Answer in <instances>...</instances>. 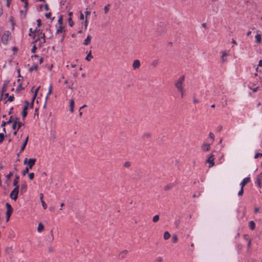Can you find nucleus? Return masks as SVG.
<instances>
[{"mask_svg":"<svg viewBox=\"0 0 262 262\" xmlns=\"http://www.w3.org/2000/svg\"><path fill=\"white\" fill-rule=\"evenodd\" d=\"M178 91L180 93L181 97L183 98L184 96V89H182V90H178Z\"/></svg>","mask_w":262,"mask_h":262,"instance_id":"nucleus-50","label":"nucleus"},{"mask_svg":"<svg viewBox=\"0 0 262 262\" xmlns=\"http://www.w3.org/2000/svg\"><path fill=\"white\" fill-rule=\"evenodd\" d=\"M36 161V159L31 158L29 159L28 162V166L22 172L23 176H25L29 172V169L32 168L33 166L35 163Z\"/></svg>","mask_w":262,"mask_h":262,"instance_id":"nucleus-1","label":"nucleus"},{"mask_svg":"<svg viewBox=\"0 0 262 262\" xmlns=\"http://www.w3.org/2000/svg\"><path fill=\"white\" fill-rule=\"evenodd\" d=\"M6 124H8L7 123V122H5V121H3L2 122L1 126H2V127H5V125H6Z\"/></svg>","mask_w":262,"mask_h":262,"instance_id":"nucleus-59","label":"nucleus"},{"mask_svg":"<svg viewBox=\"0 0 262 262\" xmlns=\"http://www.w3.org/2000/svg\"><path fill=\"white\" fill-rule=\"evenodd\" d=\"M51 12H49V13H46V14H45V16H46L47 18H50V16H51Z\"/></svg>","mask_w":262,"mask_h":262,"instance_id":"nucleus-60","label":"nucleus"},{"mask_svg":"<svg viewBox=\"0 0 262 262\" xmlns=\"http://www.w3.org/2000/svg\"><path fill=\"white\" fill-rule=\"evenodd\" d=\"M170 237V234L168 231H166L164 233V238L166 240L169 239Z\"/></svg>","mask_w":262,"mask_h":262,"instance_id":"nucleus-25","label":"nucleus"},{"mask_svg":"<svg viewBox=\"0 0 262 262\" xmlns=\"http://www.w3.org/2000/svg\"><path fill=\"white\" fill-rule=\"evenodd\" d=\"M209 136L212 141L214 140V135H213V133H210Z\"/></svg>","mask_w":262,"mask_h":262,"instance_id":"nucleus-52","label":"nucleus"},{"mask_svg":"<svg viewBox=\"0 0 262 262\" xmlns=\"http://www.w3.org/2000/svg\"><path fill=\"white\" fill-rule=\"evenodd\" d=\"M74 101L73 99H71L70 102V111L72 113L74 111Z\"/></svg>","mask_w":262,"mask_h":262,"instance_id":"nucleus-17","label":"nucleus"},{"mask_svg":"<svg viewBox=\"0 0 262 262\" xmlns=\"http://www.w3.org/2000/svg\"><path fill=\"white\" fill-rule=\"evenodd\" d=\"M163 258L161 256H158L154 260L153 262H163Z\"/></svg>","mask_w":262,"mask_h":262,"instance_id":"nucleus-27","label":"nucleus"},{"mask_svg":"<svg viewBox=\"0 0 262 262\" xmlns=\"http://www.w3.org/2000/svg\"><path fill=\"white\" fill-rule=\"evenodd\" d=\"M69 20V25L71 26V27H72L73 26V21L72 20V18L71 17H70L68 19Z\"/></svg>","mask_w":262,"mask_h":262,"instance_id":"nucleus-57","label":"nucleus"},{"mask_svg":"<svg viewBox=\"0 0 262 262\" xmlns=\"http://www.w3.org/2000/svg\"><path fill=\"white\" fill-rule=\"evenodd\" d=\"M36 47L35 45L33 46L32 49H31V52L32 53H35V51H36Z\"/></svg>","mask_w":262,"mask_h":262,"instance_id":"nucleus-58","label":"nucleus"},{"mask_svg":"<svg viewBox=\"0 0 262 262\" xmlns=\"http://www.w3.org/2000/svg\"><path fill=\"white\" fill-rule=\"evenodd\" d=\"M251 239H248V244H247V248H248V249H249L251 247Z\"/></svg>","mask_w":262,"mask_h":262,"instance_id":"nucleus-55","label":"nucleus"},{"mask_svg":"<svg viewBox=\"0 0 262 262\" xmlns=\"http://www.w3.org/2000/svg\"><path fill=\"white\" fill-rule=\"evenodd\" d=\"M19 178V177L18 175H15V179L14 180V181H13V184L14 186H15V187H16V186H18L17 185V184L18 183V179Z\"/></svg>","mask_w":262,"mask_h":262,"instance_id":"nucleus-19","label":"nucleus"},{"mask_svg":"<svg viewBox=\"0 0 262 262\" xmlns=\"http://www.w3.org/2000/svg\"><path fill=\"white\" fill-rule=\"evenodd\" d=\"M173 185L172 184H168L165 187V190H168L170 189L173 187Z\"/></svg>","mask_w":262,"mask_h":262,"instance_id":"nucleus-31","label":"nucleus"},{"mask_svg":"<svg viewBox=\"0 0 262 262\" xmlns=\"http://www.w3.org/2000/svg\"><path fill=\"white\" fill-rule=\"evenodd\" d=\"M250 181V178L249 177H247L245 178L240 183L239 185L241 187H243L245 185L249 183Z\"/></svg>","mask_w":262,"mask_h":262,"instance_id":"nucleus-8","label":"nucleus"},{"mask_svg":"<svg viewBox=\"0 0 262 262\" xmlns=\"http://www.w3.org/2000/svg\"><path fill=\"white\" fill-rule=\"evenodd\" d=\"M159 220V215H155L152 218V221L154 223L157 222Z\"/></svg>","mask_w":262,"mask_h":262,"instance_id":"nucleus-30","label":"nucleus"},{"mask_svg":"<svg viewBox=\"0 0 262 262\" xmlns=\"http://www.w3.org/2000/svg\"><path fill=\"white\" fill-rule=\"evenodd\" d=\"M200 195V193L199 192L197 194H196V193L193 194V198H196V197H199Z\"/></svg>","mask_w":262,"mask_h":262,"instance_id":"nucleus-64","label":"nucleus"},{"mask_svg":"<svg viewBox=\"0 0 262 262\" xmlns=\"http://www.w3.org/2000/svg\"><path fill=\"white\" fill-rule=\"evenodd\" d=\"M6 207H7V212L6 213V217H7L6 221L8 222L9 220L11 214H12V213L13 211V209L11 205H10V204L9 203H6Z\"/></svg>","mask_w":262,"mask_h":262,"instance_id":"nucleus-5","label":"nucleus"},{"mask_svg":"<svg viewBox=\"0 0 262 262\" xmlns=\"http://www.w3.org/2000/svg\"><path fill=\"white\" fill-rule=\"evenodd\" d=\"M158 63H159V60L158 59H155V60H153L152 62H151V66L154 67H156L157 66Z\"/></svg>","mask_w":262,"mask_h":262,"instance_id":"nucleus-28","label":"nucleus"},{"mask_svg":"<svg viewBox=\"0 0 262 262\" xmlns=\"http://www.w3.org/2000/svg\"><path fill=\"white\" fill-rule=\"evenodd\" d=\"M256 41L257 43H260L261 42V35L257 34L255 36Z\"/></svg>","mask_w":262,"mask_h":262,"instance_id":"nucleus-24","label":"nucleus"},{"mask_svg":"<svg viewBox=\"0 0 262 262\" xmlns=\"http://www.w3.org/2000/svg\"><path fill=\"white\" fill-rule=\"evenodd\" d=\"M34 177V173L33 172H31L29 173V178L30 180H33Z\"/></svg>","mask_w":262,"mask_h":262,"instance_id":"nucleus-39","label":"nucleus"},{"mask_svg":"<svg viewBox=\"0 0 262 262\" xmlns=\"http://www.w3.org/2000/svg\"><path fill=\"white\" fill-rule=\"evenodd\" d=\"M25 3V8L26 9V12L28 10V1H25V2H24Z\"/></svg>","mask_w":262,"mask_h":262,"instance_id":"nucleus-51","label":"nucleus"},{"mask_svg":"<svg viewBox=\"0 0 262 262\" xmlns=\"http://www.w3.org/2000/svg\"><path fill=\"white\" fill-rule=\"evenodd\" d=\"M38 108H36L35 110L34 115H38Z\"/></svg>","mask_w":262,"mask_h":262,"instance_id":"nucleus-63","label":"nucleus"},{"mask_svg":"<svg viewBox=\"0 0 262 262\" xmlns=\"http://www.w3.org/2000/svg\"><path fill=\"white\" fill-rule=\"evenodd\" d=\"M43 226L42 223H40L38 224V228H37V231L38 232H41L43 229Z\"/></svg>","mask_w":262,"mask_h":262,"instance_id":"nucleus-23","label":"nucleus"},{"mask_svg":"<svg viewBox=\"0 0 262 262\" xmlns=\"http://www.w3.org/2000/svg\"><path fill=\"white\" fill-rule=\"evenodd\" d=\"M35 33L37 34V38L35 39L34 42H37L38 40L40 39H42V43H45L46 41L45 39V33H42V31L40 29H37L36 28L34 31Z\"/></svg>","mask_w":262,"mask_h":262,"instance_id":"nucleus-2","label":"nucleus"},{"mask_svg":"<svg viewBox=\"0 0 262 262\" xmlns=\"http://www.w3.org/2000/svg\"><path fill=\"white\" fill-rule=\"evenodd\" d=\"M24 123L21 122H18L17 125L18 126L17 130L19 129L23 125H24Z\"/></svg>","mask_w":262,"mask_h":262,"instance_id":"nucleus-41","label":"nucleus"},{"mask_svg":"<svg viewBox=\"0 0 262 262\" xmlns=\"http://www.w3.org/2000/svg\"><path fill=\"white\" fill-rule=\"evenodd\" d=\"M178 237L176 235H174L172 236V240L173 243H177L178 241Z\"/></svg>","mask_w":262,"mask_h":262,"instance_id":"nucleus-36","label":"nucleus"},{"mask_svg":"<svg viewBox=\"0 0 262 262\" xmlns=\"http://www.w3.org/2000/svg\"><path fill=\"white\" fill-rule=\"evenodd\" d=\"M249 227L252 230H253L255 229V224L254 221H251L249 222Z\"/></svg>","mask_w":262,"mask_h":262,"instance_id":"nucleus-18","label":"nucleus"},{"mask_svg":"<svg viewBox=\"0 0 262 262\" xmlns=\"http://www.w3.org/2000/svg\"><path fill=\"white\" fill-rule=\"evenodd\" d=\"M210 146L209 144L204 143L202 146V149L204 151H207L210 149Z\"/></svg>","mask_w":262,"mask_h":262,"instance_id":"nucleus-13","label":"nucleus"},{"mask_svg":"<svg viewBox=\"0 0 262 262\" xmlns=\"http://www.w3.org/2000/svg\"><path fill=\"white\" fill-rule=\"evenodd\" d=\"M140 64V61L139 60L136 59L134 61L133 67L134 69H136L139 68Z\"/></svg>","mask_w":262,"mask_h":262,"instance_id":"nucleus-12","label":"nucleus"},{"mask_svg":"<svg viewBox=\"0 0 262 262\" xmlns=\"http://www.w3.org/2000/svg\"><path fill=\"white\" fill-rule=\"evenodd\" d=\"M110 5L109 4L107 5L106 6H105L104 8V13L105 14H107L108 13V12L110 10Z\"/></svg>","mask_w":262,"mask_h":262,"instance_id":"nucleus-29","label":"nucleus"},{"mask_svg":"<svg viewBox=\"0 0 262 262\" xmlns=\"http://www.w3.org/2000/svg\"><path fill=\"white\" fill-rule=\"evenodd\" d=\"M58 23L60 25V26H61L62 24V17L61 16L58 19Z\"/></svg>","mask_w":262,"mask_h":262,"instance_id":"nucleus-45","label":"nucleus"},{"mask_svg":"<svg viewBox=\"0 0 262 262\" xmlns=\"http://www.w3.org/2000/svg\"><path fill=\"white\" fill-rule=\"evenodd\" d=\"M62 30V26H59V27H58V28L57 29V30L56 31V33H59L61 32Z\"/></svg>","mask_w":262,"mask_h":262,"instance_id":"nucleus-43","label":"nucleus"},{"mask_svg":"<svg viewBox=\"0 0 262 262\" xmlns=\"http://www.w3.org/2000/svg\"><path fill=\"white\" fill-rule=\"evenodd\" d=\"M40 88V86L38 87L35 91L34 94L33 95V98L35 99L37 96V92Z\"/></svg>","mask_w":262,"mask_h":262,"instance_id":"nucleus-37","label":"nucleus"},{"mask_svg":"<svg viewBox=\"0 0 262 262\" xmlns=\"http://www.w3.org/2000/svg\"><path fill=\"white\" fill-rule=\"evenodd\" d=\"M27 185L26 182H24L21 185L20 187V192L23 194L27 191Z\"/></svg>","mask_w":262,"mask_h":262,"instance_id":"nucleus-10","label":"nucleus"},{"mask_svg":"<svg viewBox=\"0 0 262 262\" xmlns=\"http://www.w3.org/2000/svg\"><path fill=\"white\" fill-rule=\"evenodd\" d=\"M124 166L126 167H128L130 166V162H126L124 164Z\"/></svg>","mask_w":262,"mask_h":262,"instance_id":"nucleus-56","label":"nucleus"},{"mask_svg":"<svg viewBox=\"0 0 262 262\" xmlns=\"http://www.w3.org/2000/svg\"><path fill=\"white\" fill-rule=\"evenodd\" d=\"M207 162L209 163V167H211L213 166L214 164V158H213V155H211L209 158H208Z\"/></svg>","mask_w":262,"mask_h":262,"instance_id":"nucleus-9","label":"nucleus"},{"mask_svg":"<svg viewBox=\"0 0 262 262\" xmlns=\"http://www.w3.org/2000/svg\"><path fill=\"white\" fill-rule=\"evenodd\" d=\"M52 85L51 83H50L49 88V92H48V93H47V95L46 96V101H48V100L49 99V96L52 93Z\"/></svg>","mask_w":262,"mask_h":262,"instance_id":"nucleus-16","label":"nucleus"},{"mask_svg":"<svg viewBox=\"0 0 262 262\" xmlns=\"http://www.w3.org/2000/svg\"><path fill=\"white\" fill-rule=\"evenodd\" d=\"M185 79L184 75L181 76L176 81L174 85L178 90H182L183 83Z\"/></svg>","mask_w":262,"mask_h":262,"instance_id":"nucleus-3","label":"nucleus"},{"mask_svg":"<svg viewBox=\"0 0 262 262\" xmlns=\"http://www.w3.org/2000/svg\"><path fill=\"white\" fill-rule=\"evenodd\" d=\"M243 193H244V188L241 187V189L239 190V191L238 192V195L241 196L243 194Z\"/></svg>","mask_w":262,"mask_h":262,"instance_id":"nucleus-34","label":"nucleus"},{"mask_svg":"<svg viewBox=\"0 0 262 262\" xmlns=\"http://www.w3.org/2000/svg\"><path fill=\"white\" fill-rule=\"evenodd\" d=\"M93 58V55L91 53V51L89 52V53L88 54L87 56L85 57V60L87 61H90L92 58Z\"/></svg>","mask_w":262,"mask_h":262,"instance_id":"nucleus-20","label":"nucleus"},{"mask_svg":"<svg viewBox=\"0 0 262 262\" xmlns=\"http://www.w3.org/2000/svg\"><path fill=\"white\" fill-rule=\"evenodd\" d=\"M43 195L42 193H40V195H39V198H40V201L41 202L42 201H43Z\"/></svg>","mask_w":262,"mask_h":262,"instance_id":"nucleus-62","label":"nucleus"},{"mask_svg":"<svg viewBox=\"0 0 262 262\" xmlns=\"http://www.w3.org/2000/svg\"><path fill=\"white\" fill-rule=\"evenodd\" d=\"M16 125H17V122L16 121H13V123L12 126V128L13 130L16 129Z\"/></svg>","mask_w":262,"mask_h":262,"instance_id":"nucleus-48","label":"nucleus"},{"mask_svg":"<svg viewBox=\"0 0 262 262\" xmlns=\"http://www.w3.org/2000/svg\"><path fill=\"white\" fill-rule=\"evenodd\" d=\"M24 88H22V84H21V83H20L17 86L16 89V91H18L21 89H23Z\"/></svg>","mask_w":262,"mask_h":262,"instance_id":"nucleus-40","label":"nucleus"},{"mask_svg":"<svg viewBox=\"0 0 262 262\" xmlns=\"http://www.w3.org/2000/svg\"><path fill=\"white\" fill-rule=\"evenodd\" d=\"M21 115H22V116H23V118H26L27 115V111L23 110L22 113H21Z\"/></svg>","mask_w":262,"mask_h":262,"instance_id":"nucleus-35","label":"nucleus"},{"mask_svg":"<svg viewBox=\"0 0 262 262\" xmlns=\"http://www.w3.org/2000/svg\"><path fill=\"white\" fill-rule=\"evenodd\" d=\"M9 81L5 80L3 83V86L2 88V95H3V93L6 91L8 84L9 83Z\"/></svg>","mask_w":262,"mask_h":262,"instance_id":"nucleus-11","label":"nucleus"},{"mask_svg":"<svg viewBox=\"0 0 262 262\" xmlns=\"http://www.w3.org/2000/svg\"><path fill=\"white\" fill-rule=\"evenodd\" d=\"M38 67L37 64H34L29 69V71L30 72H32L33 71L36 70L38 69Z\"/></svg>","mask_w":262,"mask_h":262,"instance_id":"nucleus-22","label":"nucleus"},{"mask_svg":"<svg viewBox=\"0 0 262 262\" xmlns=\"http://www.w3.org/2000/svg\"><path fill=\"white\" fill-rule=\"evenodd\" d=\"M41 204H42V206L43 209H46L47 208V205L46 204L45 202L44 201H42L41 202Z\"/></svg>","mask_w":262,"mask_h":262,"instance_id":"nucleus-42","label":"nucleus"},{"mask_svg":"<svg viewBox=\"0 0 262 262\" xmlns=\"http://www.w3.org/2000/svg\"><path fill=\"white\" fill-rule=\"evenodd\" d=\"M227 55V54L226 52H225V51L222 52V62H224L225 61V59H224V57H225V56H226Z\"/></svg>","mask_w":262,"mask_h":262,"instance_id":"nucleus-32","label":"nucleus"},{"mask_svg":"<svg viewBox=\"0 0 262 262\" xmlns=\"http://www.w3.org/2000/svg\"><path fill=\"white\" fill-rule=\"evenodd\" d=\"M5 138L4 133H0V143H2Z\"/></svg>","mask_w":262,"mask_h":262,"instance_id":"nucleus-33","label":"nucleus"},{"mask_svg":"<svg viewBox=\"0 0 262 262\" xmlns=\"http://www.w3.org/2000/svg\"><path fill=\"white\" fill-rule=\"evenodd\" d=\"M11 122L13 123V120L12 119V116H11L10 117V119H9V120L8 121H7V123L8 124L11 123Z\"/></svg>","mask_w":262,"mask_h":262,"instance_id":"nucleus-53","label":"nucleus"},{"mask_svg":"<svg viewBox=\"0 0 262 262\" xmlns=\"http://www.w3.org/2000/svg\"><path fill=\"white\" fill-rule=\"evenodd\" d=\"M91 39V36L90 35H88L84 41L83 45L85 46H88L90 43Z\"/></svg>","mask_w":262,"mask_h":262,"instance_id":"nucleus-15","label":"nucleus"},{"mask_svg":"<svg viewBox=\"0 0 262 262\" xmlns=\"http://www.w3.org/2000/svg\"><path fill=\"white\" fill-rule=\"evenodd\" d=\"M128 251L127 250H125L122 252H121L119 254V256L121 258H123L125 257L126 254L127 253Z\"/></svg>","mask_w":262,"mask_h":262,"instance_id":"nucleus-21","label":"nucleus"},{"mask_svg":"<svg viewBox=\"0 0 262 262\" xmlns=\"http://www.w3.org/2000/svg\"><path fill=\"white\" fill-rule=\"evenodd\" d=\"M19 192V187L16 186L11 192L10 197L13 200L16 201L18 198V194Z\"/></svg>","mask_w":262,"mask_h":262,"instance_id":"nucleus-4","label":"nucleus"},{"mask_svg":"<svg viewBox=\"0 0 262 262\" xmlns=\"http://www.w3.org/2000/svg\"><path fill=\"white\" fill-rule=\"evenodd\" d=\"M35 99L33 98V97H32V101L31 103L30 104V107L31 108H32L33 107V104H34V101Z\"/></svg>","mask_w":262,"mask_h":262,"instance_id":"nucleus-47","label":"nucleus"},{"mask_svg":"<svg viewBox=\"0 0 262 262\" xmlns=\"http://www.w3.org/2000/svg\"><path fill=\"white\" fill-rule=\"evenodd\" d=\"M262 180V172L256 177L255 183L257 184L259 188L261 187V181Z\"/></svg>","mask_w":262,"mask_h":262,"instance_id":"nucleus-7","label":"nucleus"},{"mask_svg":"<svg viewBox=\"0 0 262 262\" xmlns=\"http://www.w3.org/2000/svg\"><path fill=\"white\" fill-rule=\"evenodd\" d=\"M85 17L86 18L88 17V16H90L91 15V12L90 11H86L85 12Z\"/></svg>","mask_w":262,"mask_h":262,"instance_id":"nucleus-61","label":"nucleus"},{"mask_svg":"<svg viewBox=\"0 0 262 262\" xmlns=\"http://www.w3.org/2000/svg\"><path fill=\"white\" fill-rule=\"evenodd\" d=\"M180 224V221L179 220H177L174 222V225L177 228H178Z\"/></svg>","mask_w":262,"mask_h":262,"instance_id":"nucleus-38","label":"nucleus"},{"mask_svg":"<svg viewBox=\"0 0 262 262\" xmlns=\"http://www.w3.org/2000/svg\"><path fill=\"white\" fill-rule=\"evenodd\" d=\"M28 139H29V137H27L26 139L25 140L21 147V148L20 149V152L19 153L21 152L22 151H24V150L25 149L26 146V145L28 143Z\"/></svg>","mask_w":262,"mask_h":262,"instance_id":"nucleus-14","label":"nucleus"},{"mask_svg":"<svg viewBox=\"0 0 262 262\" xmlns=\"http://www.w3.org/2000/svg\"><path fill=\"white\" fill-rule=\"evenodd\" d=\"M14 97L13 95H11V96H10L8 97V101H10V102H11V101H13V100H14Z\"/></svg>","mask_w":262,"mask_h":262,"instance_id":"nucleus-46","label":"nucleus"},{"mask_svg":"<svg viewBox=\"0 0 262 262\" xmlns=\"http://www.w3.org/2000/svg\"><path fill=\"white\" fill-rule=\"evenodd\" d=\"M25 105L24 106L23 110L27 111V109L28 108V107L30 106V103H29V101L27 100H26L25 101Z\"/></svg>","mask_w":262,"mask_h":262,"instance_id":"nucleus-26","label":"nucleus"},{"mask_svg":"<svg viewBox=\"0 0 262 262\" xmlns=\"http://www.w3.org/2000/svg\"><path fill=\"white\" fill-rule=\"evenodd\" d=\"M10 38V33L9 31L5 32L2 36V40L4 44L7 45Z\"/></svg>","mask_w":262,"mask_h":262,"instance_id":"nucleus-6","label":"nucleus"},{"mask_svg":"<svg viewBox=\"0 0 262 262\" xmlns=\"http://www.w3.org/2000/svg\"><path fill=\"white\" fill-rule=\"evenodd\" d=\"M83 25L84 26L85 29L87 28L88 25V21L87 20H85L82 23Z\"/></svg>","mask_w":262,"mask_h":262,"instance_id":"nucleus-49","label":"nucleus"},{"mask_svg":"<svg viewBox=\"0 0 262 262\" xmlns=\"http://www.w3.org/2000/svg\"><path fill=\"white\" fill-rule=\"evenodd\" d=\"M41 25V21L40 19H38L37 20V27H40Z\"/></svg>","mask_w":262,"mask_h":262,"instance_id":"nucleus-54","label":"nucleus"},{"mask_svg":"<svg viewBox=\"0 0 262 262\" xmlns=\"http://www.w3.org/2000/svg\"><path fill=\"white\" fill-rule=\"evenodd\" d=\"M262 157V153H256L254 156V158L256 159L258 157Z\"/></svg>","mask_w":262,"mask_h":262,"instance_id":"nucleus-44","label":"nucleus"}]
</instances>
